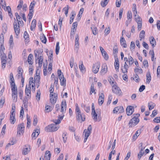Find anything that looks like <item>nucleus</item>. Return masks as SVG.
<instances>
[{"mask_svg": "<svg viewBox=\"0 0 160 160\" xmlns=\"http://www.w3.org/2000/svg\"><path fill=\"white\" fill-rule=\"evenodd\" d=\"M121 3V0H116V6L117 7H120Z\"/></svg>", "mask_w": 160, "mask_h": 160, "instance_id": "nucleus-58", "label": "nucleus"}, {"mask_svg": "<svg viewBox=\"0 0 160 160\" xmlns=\"http://www.w3.org/2000/svg\"><path fill=\"white\" fill-rule=\"evenodd\" d=\"M133 117L131 119L128 123L129 127H132L135 126L138 124L139 121L138 118L140 116L139 114L137 113L133 115Z\"/></svg>", "mask_w": 160, "mask_h": 160, "instance_id": "nucleus-2", "label": "nucleus"}, {"mask_svg": "<svg viewBox=\"0 0 160 160\" xmlns=\"http://www.w3.org/2000/svg\"><path fill=\"white\" fill-rule=\"evenodd\" d=\"M128 66L126 62H125L124 63V65L123 67V68H121V70L122 71V72L123 73H125L128 72Z\"/></svg>", "mask_w": 160, "mask_h": 160, "instance_id": "nucleus-23", "label": "nucleus"}, {"mask_svg": "<svg viewBox=\"0 0 160 160\" xmlns=\"http://www.w3.org/2000/svg\"><path fill=\"white\" fill-rule=\"evenodd\" d=\"M30 150V148H24L22 150V154L23 155H26L29 152Z\"/></svg>", "mask_w": 160, "mask_h": 160, "instance_id": "nucleus-33", "label": "nucleus"}, {"mask_svg": "<svg viewBox=\"0 0 160 160\" xmlns=\"http://www.w3.org/2000/svg\"><path fill=\"white\" fill-rule=\"evenodd\" d=\"M50 102L52 105L54 104L57 99V94L54 93L50 94Z\"/></svg>", "mask_w": 160, "mask_h": 160, "instance_id": "nucleus-8", "label": "nucleus"}, {"mask_svg": "<svg viewBox=\"0 0 160 160\" xmlns=\"http://www.w3.org/2000/svg\"><path fill=\"white\" fill-rule=\"evenodd\" d=\"M67 107V104L66 101H62L61 104V112L62 113V115L61 116L58 115V119L57 120H53V122L55 123V125H56L57 124L60 123L61 121L62 120L64 116L63 113L65 112Z\"/></svg>", "mask_w": 160, "mask_h": 160, "instance_id": "nucleus-1", "label": "nucleus"}, {"mask_svg": "<svg viewBox=\"0 0 160 160\" xmlns=\"http://www.w3.org/2000/svg\"><path fill=\"white\" fill-rule=\"evenodd\" d=\"M58 73L60 80V84L61 86H65L66 85V80L64 77L63 73L60 70H58Z\"/></svg>", "mask_w": 160, "mask_h": 160, "instance_id": "nucleus-4", "label": "nucleus"}, {"mask_svg": "<svg viewBox=\"0 0 160 160\" xmlns=\"http://www.w3.org/2000/svg\"><path fill=\"white\" fill-rule=\"evenodd\" d=\"M91 29L92 30V32L93 35H96L97 33V28L95 27L93 28L91 27Z\"/></svg>", "mask_w": 160, "mask_h": 160, "instance_id": "nucleus-52", "label": "nucleus"}, {"mask_svg": "<svg viewBox=\"0 0 160 160\" xmlns=\"http://www.w3.org/2000/svg\"><path fill=\"white\" fill-rule=\"evenodd\" d=\"M23 91L22 90H20L18 92V95L20 99L22 100V98Z\"/></svg>", "mask_w": 160, "mask_h": 160, "instance_id": "nucleus-55", "label": "nucleus"}, {"mask_svg": "<svg viewBox=\"0 0 160 160\" xmlns=\"http://www.w3.org/2000/svg\"><path fill=\"white\" fill-rule=\"evenodd\" d=\"M90 90V94H92L95 91L93 84H92L91 85Z\"/></svg>", "mask_w": 160, "mask_h": 160, "instance_id": "nucleus-63", "label": "nucleus"}, {"mask_svg": "<svg viewBox=\"0 0 160 160\" xmlns=\"http://www.w3.org/2000/svg\"><path fill=\"white\" fill-rule=\"evenodd\" d=\"M134 71L135 72L138 73L140 74L142 73V70L141 68H135Z\"/></svg>", "mask_w": 160, "mask_h": 160, "instance_id": "nucleus-47", "label": "nucleus"}, {"mask_svg": "<svg viewBox=\"0 0 160 160\" xmlns=\"http://www.w3.org/2000/svg\"><path fill=\"white\" fill-rule=\"evenodd\" d=\"M99 48L100 50L102 53V55L103 56L104 59L105 60H107L108 59V56L107 52L104 50L103 48L102 47H100Z\"/></svg>", "mask_w": 160, "mask_h": 160, "instance_id": "nucleus-12", "label": "nucleus"}, {"mask_svg": "<svg viewBox=\"0 0 160 160\" xmlns=\"http://www.w3.org/2000/svg\"><path fill=\"white\" fill-rule=\"evenodd\" d=\"M92 117L94 121H96L97 118V114L96 113L95 111L92 112Z\"/></svg>", "mask_w": 160, "mask_h": 160, "instance_id": "nucleus-39", "label": "nucleus"}, {"mask_svg": "<svg viewBox=\"0 0 160 160\" xmlns=\"http://www.w3.org/2000/svg\"><path fill=\"white\" fill-rule=\"evenodd\" d=\"M134 108L133 107L128 106L126 108V112L128 115H131L134 112Z\"/></svg>", "mask_w": 160, "mask_h": 160, "instance_id": "nucleus-14", "label": "nucleus"}, {"mask_svg": "<svg viewBox=\"0 0 160 160\" xmlns=\"http://www.w3.org/2000/svg\"><path fill=\"white\" fill-rule=\"evenodd\" d=\"M76 115L77 116V118L78 121H84L85 120V116L82 115L81 112L76 113Z\"/></svg>", "mask_w": 160, "mask_h": 160, "instance_id": "nucleus-17", "label": "nucleus"}, {"mask_svg": "<svg viewBox=\"0 0 160 160\" xmlns=\"http://www.w3.org/2000/svg\"><path fill=\"white\" fill-rule=\"evenodd\" d=\"M10 83L15 82L13 73L12 72H11L10 74Z\"/></svg>", "mask_w": 160, "mask_h": 160, "instance_id": "nucleus-50", "label": "nucleus"}, {"mask_svg": "<svg viewBox=\"0 0 160 160\" xmlns=\"http://www.w3.org/2000/svg\"><path fill=\"white\" fill-rule=\"evenodd\" d=\"M129 60V63L130 65H132L134 62V60L133 58L131 56H130L128 57Z\"/></svg>", "mask_w": 160, "mask_h": 160, "instance_id": "nucleus-43", "label": "nucleus"}, {"mask_svg": "<svg viewBox=\"0 0 160 160\" xmlns=\"http://www.w3.org/2000/svg\"><path fill=\"white\" fill-rule=\"evenodd\" d=\"M12 98L13 99V101L16 102L17 101L18 98V91H12Z\"/></svg>", "mask_w": 160, "mask_h": 160, "instance_id": "nucleus-15", "label": "nucleus"}, {"mask_svg": "<svg viewBox=\"0 0 160 160\" xmlns=\"http://www.w3.org/2000/svg\"><path fill=\"white\" fill-rule=\"evenodd\" d=\"M84 11V8H81L77 15V20L78 21H79L81 18V15L82 14Z\"/></svg>", "mask_w": 160, "mask_h": 160, "instance_id": "nucleus-24", "label": "nucleus"}, {"mask_svg": "<svg viewBox=\"0 0 160 160\" xmlns=\"http://www.w3.org/2000/svg\"><path fill=\"white\" fill-rule=\"evenodd\" d=\"M33 57V55L32 54H30L28 57V62L29 64H32L33 63L31 61L32 58Z\"/></svg>", "mask_w": 160, "mask_h": 160, "instance_id": "nucleus-37", "label": "nucleus"}, {"mask_svg": "<svg viewBox=\"0 0 160 160\" xmlns=\"http://www.w3.org/2000/svg\"><path fill=\"white\" fill-rule=\"evenodd\" d=\"M153 121L156 123L160 122V117H157L153 119Z\"/></svg>", "mask_w": 160, "mask_h": 160, "instance_id": "nucleus-64", "label": "nucleus"}, {"mask_svg": "<svg viewBox=\"0 0 160 160\" xmlns=\"http://www.w3.org/2000/svg\"><path fill=\"white\" fill-rule=\"evenodd\" d=\"M13 25L15 32L16 35L18 36L20 33V24L19 21H17L15 18H14Z\"/></svg>", "mask_w": 160, "mask_h": 160, "instance_id": "nucleus-5", "label": "nucleus"}, {"mask_svg": "<svg viewBox=\"0 0 160 160\" xmlns=\"http://www.w3.org/2000/svg\"><path fill=\"white\" fill-rule=\"evenodd\" d=\"M124 112V109L123 107L119 106L114 108L113 110L114 113H118V114L123 112Z\"/></svg>", "mask_w": 160, "mask_h": 160, "instance_id": "nucleus-10", "label": "nucleus"}, {"mask_svg": "<svg viewBox=\"0 0 160 160\" xmlns=\"http://www.w3.org/2000/svg\"><path fill=\"white\" fill-rule=\"evenodd\" d=\"M52 110V108L49 105H46L45 107V110L47 111V112H49Z\"/></svg>", "mask_w": 160, "mask_h": 160, "instance_id": "nucleus-40", "label": "nucleus"}, {"mask_svg": "<svg viewBox=\"0 0 160 160\" xmlns=\"http://www.w3.org/2000/svg\"><path fill=\"white\" fill-rule=\"evenodd\" d=\"M135 20L136 22L138 23V22H142V18L138 15H137L136 14L134 15Z\"/></svg>", "mask_w": 160, "mask_h": 160, "instance_id": "nucleus-30", "label": "nucleus"}, {"mask_svg": "<svg viewBox=\"0 0 160 160\" xmlns=\"http://www.w3.org/2000/svg\"><path fill=\"white\" fill-rule=\"evenodd\" d=\"M74 62V58L72 57H71L70 61V65L71 68H72L73 66Z\"/></svg>", "mask_w": 160, "mask_h": 160, "instance_id": "nucleus-61", "label": "nucleus"}, {"mask_svg": "<svg viewBox=\"0 0 160 160\" xmlns=\"http://www.w3.org/2000/svg\"><path fill=\"white\" fill-rule=\"evenodd\" d=\"M146 82L149 84L151 81V75L150 72H148L147 73V75Z\"/></svg>", "mask_w": 160, "mask_h": 160, "instance_id": "nucleus-27", "label": "nucleus"}, {"mask_svg": "<svg viewBox=\"0 0 160 160\" xmlns=\"http://www.w3.org/2000/svg\"><path fill=\"white\" fill-rule=\"evenodd\" d=\"M145 32L143 30L141 31L139 34V37L140 38V40H142V39L144 38L145 37Z\"/></svg>", "mask_w": 160, "mask_h": 160, "instance_id": "nucleus-38", "label": "nucleus"}, {"mask_svg": "<svg viewBox=\"0 0 160 160\" xmlns=\"http://www.w3.org/2000/svg\"><path fill=\"white\" fill-rule=\"evenodd\" d=\"M51 156V154H50V152L49 151H47L46 152L45 157L46 158L47 160H50V157Z\"/></svg>", "mask_w": 160, "mask_h": 160, "instance_id": "nucleus-35", "label": "nucleus"}, {"mask_svg": "<svg viewBox=\"0 0 160 160\" xmlns=\"http://www.w3.org/2000/svg\"><path fill=\"white\" fill-rule=\"evenodd\" d=\"M38 66L37 67V71L38 70L39 68H40L42 66L43 61V58L42 56H40L38 58Z\"/></svg>", "mask_w": 160, "mask_h": 160, "instance_id": "nucleus-19", "label": "nucleus"}, {"mask_svg": "<svg viewBox=\"0 0 160 160\" xmlns=\"http://www.w3.org/2000/svg\"><path fill=\"white\" fill-rule=\"evenodd\" d=\"M92 130V126L91 125H89L87 130L85 129L84 130L83 133H85V137L84 140V142H86L88 137L90 135Z\"/></svg>", "mask_w": 160, "mask_h": 160, "instance_id": "nucleus-6", "label": "nucleus"}, {"mask_svg": "<svg viewBox=\"0 0 160 160\" xmlns=\"http://www.w3.org/2000/svg\"><path fill=\"white\" fill-rule=\"evenodd\" d=\"M108 2V0H104V2L102 1L101 2V5L103 7H104L106 6Z\"/></svg>", "mask_w": 160, "mask_h": 160, "instance_id": "nucleus-49", "label": "nucleus"}, {"mask_svg": "<svg viewBox=\"0 0 160 160\" xmlns=\"http://www.w3.org/2000/svg\"><path fill=\"white\" fill-rule=\"evenodd\" d=\"M127 18L128 20L131 19L132 18V14L131 12H128L127 14Z\"/></svg>", "mask_w": 160, "mask_h": 160, "instance_id": "nucleus-62", "label": "nucleus"}, {"mask_svg": "<svg viewBox=\"0 0 160 160\" xmlns=\"http://www.w3.org/2000/svg\"><path fill=\"white\" fill-rule=\"evenodd\" d=\"M80 63H81V64L79 65V68L81 71H82L85 69V68L83 65L82 61H81V62H80Z\"/></svg>", "mask_w": 160, "mask_h": 160, "instance_id": "nucleus-53", "label": "nucleus"}, {"mask_svg": "<svg viewBox=\"0 0 160 160\" xmlns=\"http://www.w3.org/2000/svg\"><path fill=\"white\" fill-rule=\"evenodd\" d=\"M148 106L149 110H151L154 108V105L152 102H151L148 103Z\"/></svg>", "mask_w": 160, "mask_h": 160, "instance_id": "nucleus-42", "label": "nucleus"}, {"mask_svg": "<svg viewBox=\"0 0 160 160\" xmlns=\"http://www.w3.org/2000/svg\"><path fill=\"white\" fill-rule=\"evenodd\" d=\"M59 128L58 126L54 124H51L45 128V131L48 132H52L57 131Z\"/></svg>", "mask_w": 160, "mask_h": 160, "instance_id": "nucleus-3", "label": "nucleus"}, {"mask_svg": "<svg viewBox=\"0 0 160 160\" xmlns=\"http://www.w3.org/2000/svg\"><path fill=\"white\" fill-rule=\"evenodd\" d=\"M150 42L152 47H154L156 45V41L153 37H152L150 38Z\"/></svg>", "mask_w": 160, "mask_h": 160, "instance_id": "nucleus-31", "label": "nucleus"}, {"mask_svg": "<svg viewBox=\"0 0 160 160\" xmlns=\"http://www.w3.org/2000/svg\"><path fill=\"white\" fill-rule=\"evenodd\" d=\"M16 143V141L14 140V141H13V139L11 141V142L10 143H8L7 144V145L6 146V148L8 147H9V146H10L11 145H13L14 144Z\"/></svg>", "mask_w": 160, "mask_h": 160, "instance_id": "nucleus-54", "label": "nucleus"}, {"mask_svg": "<svg viewBox=\"0 0 160 160\" xmlns=\"http://www.w3.org/2000/svg\"><path fill=\"white\" fill-rule=\"evenodd\" d=\"M23 4V1L22 0H20L19 2V4L17 8L19 9H20Z\"/></svg>", "mask_w": 160, "mask_h": 160, "instance_id": "nucleus-45", "label": "nucleus"}, {"mask_svg": "<svg viewBox=\"0 0 160 160\" xmlns=\"http://www.w3.org/2000/svg\"><path fill=\"white\" fill-rule=\"evenodd\" d=\"M59 42H57L56 43V48H55V52L57 55H58L60 49V47L59 46Z\"/></svg>", "mask_w": 160, "mask_h": 160, "instance_id": "nucleus-36", "label": "nucleus"}, {"mask_svg": "<svg viewBox=\"0 0 160 160\" xmlns=\"http://www.w3.org/2000/svg\"><path fill=\"white\" fill-rule=\"evenodd\" d=\"M0 5H1L2 6V8H4V10H5V7H6V6L5 2V1H4L3 0H1Z\"/></svg>", "mask_w": 160, "mask_h": 160, "instance_id": "nucleus-44", "label": "nucleus"}, {"mask_svg": "<svg viewBox=\"0 0 160 160\" xmlns=\"http://www.w3.org/2000/svg\"><path fill=\"white\" fill-rule=\"evenodd\" d=\"M100 63L97 62L93 65L92 67V72L94 73H97L100 67Z\"/></svg>", "mask_w": 160, "mask_h": 160, "instance_id": "nucleus-11", "label": "nucleus"}, {"mask_svg": "<svg viewBox=\"0 0 160 160\" xmlns=\"http://www.w3.org/2000/svg\"><path fill=\"white\" fill-rule=\"evenodd\" d=\"M132 10L133 12H134V14H137V7L136 4H133Z\"/></svg>", "mask_w": 160, "mask_h": 160, "instance_id": "nucleus-46", "label": "nucleus"}, {"mask_svg": "<svg viewBox=\"0 0 160 160\" xmlns=\"http://www.w3.org/2000/svg\"><path fill=\"white\" fill-rule=\"evenodd\" d=\"M104 100V95L103 93H101L98 99V104L100 105H101L103 102Z\"/></svg>", "mask_w": 160, "mask_h": 160, "instance_id": "nucleus-22", "label": "nucleus"}, {"mask_svg": "<svg viewBox=\"0 0 160 160\" xmlns=\"http://www.w3.org/2000/svg\"><path fill=\"white\" fill-rule=\"evenodd\" d=\"M11 86L12 91H17V88L16 86L15 82L10 83Z\"/></svg>", "mask_w": 160, "mask_h": 160, "instance_id": "nucleus-28", "label": "nucleus"}, {"mask_svg": "<svg viewBox=\"0 0 160 160\" xmlns=\"http://www.w3.org/2000/svg\"><path fill=\"white\" fill-rule=\"evenodd\" d=\"M112 92L118 96H120L122 95V91L120 88L116 85V84L112 86Z\"/></svg>", "mask_w": 160, "mask_h": 160, "instance_id": "nucleus-7", "label": "nucleus"}, {"mask_svg": "<svg viewBox=\"0 0 160 160\" xmlns=\"http://www.w3.org/2000/svg\"><path fill=\"white\" fill-rule=\"evenodd\" d=\"M24 114V112L23 110V108L22 107H21V109L20 112V118H22L23 117V116Z\"/></svg>", "mask_w": 160, "mask_h": 160, "instance_id": "nucleus-59", "label": "nucleus"}, {"mask_svg": "<svg viewBox=\"0 0 160 160\" xmlns=\"http://www.w3.org/2000/svg\"><path fill=\"white\" fill-rule=\"evenodd\" d=\"M114 66L115 69L117 70V71H118L119 67V60L118 58H116L115 60Z\"/></svg>", "mask_w": 160, "mask_h": 160, "instance_id": "nucleus-25", "label": "nucleus"}, {"mask_svg": "<svg viewBox=\"0 0 160 160\" xmlns=\"http://www.w3.org/2000/svg\"><path fill=\"white\" fill-rule=\"evenodd\" d=\"M24 38L25 39V42L28 43L29 41V38L28 35L26 31L24 32Z\"/></svg>", "mask_w": 160, "mask_h": 160, "instance_id": "nucleus-29", "label": "nucleus"}, {"mask_svg": "<svg viewBox=\"0 0 160 160\" xmlns=\"http://www.w3.org/2000/svg\"><path fill=\"white\" fill-rule=\"evenodd\" d=\"M28 98L27 97L26 98L24 99L23 100V104L24 105V106L27 108L28 107Z\"/></svg>", "mask_w": 160, "mask_h": 160, "instance_id": "nucleus-48", "label": "nucleus"}, {"mask_svg": "<svg viewBox=\"0 0 160 160\" xmlns=\"http://www.w3.org/2000/svg\"><path fill=\"white\" fill-rule=\"evenodd\" d=\"M67 133L66 132H64L62 133V138H63V142L64 143H65L66 142L67 140Z\"/></svg>", "mask_w": 160, "mask_h": 160, "instance_id": "nucleus-34", "label": "nucleus"}, {"mask_svg": "<svg viewBox=\"0 0 160 160\" xmlns=\"http://www.w3.org/2000/svg\"><path fill=\"white\" fill-rule=\"evenodd\" d=\"M109 79H108L109 82L110 83L111 85L112 86L116 84V82H114L113 78L111 76L109 77Z\"/></svg>", "mask_w": 160, "mask_h": 160, "instance_id": "nucleus-32", "label": "nucleus"}, {"mask_svg": "<svg viewBox=\"0 0 160 160\" xmlns=\"http://www.w3.org/2000/svg\"><path fill=\"white\" fill-rule=\"evenodd\" d=\"M27 127H28V126L30 125V123H31V119L30 118V117L28 116V114L27 115Z\"/></svg>", "mask_w": 160, "mask_h": 160, "instance_id": "nucleus-56", "label": "nucleus"}, {"mask_svg": "<svg viewBox=\"0 0 160 160\" xmlns=\"http://www.w3.org/2000/svg\"><path fill=\"white\" fill-rule=\"evenodd\" d=\"M25 93L27 95V98L28 99H29L31 97V87L30 86L27 87L26 86L25 89Z\"/></svg>", "mask_w": 160, "mask_h": 160, "instance_id": "nucleus-18", "label": "nucleus"}, {"mask_svg": "<svg viewBox=\"0 0 160 160\" xmlns=\"http://www.w3.org/2000/svg\"><path fill=\"white\" fill-rule=\"evenodd\" d=\"M36 20L34 19L32 20L31 26L30 29L31 31H33L36 27Z\"/></svg>", "mask_w": 160, "mask_h": 160, "instance_id": "nucleus-26", "label": "nucleus"}, {"mask_svg": "<svg viewBox=\"0 0 160 160\" xmlns=\"http://www.w3.org/2000/svg\"><path fill=\"white\" fill-rule=\"evenodd\" d=\"M15 114H13V112H11L10 117V123L12 124H14L15 122Z\"/></svg>", "mask_w": 160, "mask_h": 160, "instance_id": "nucleus-20", "label": "nucleus"}, {"mask_svg": "<svg viewBox=\"0 0 160 160\" xmlns=\"http://www.w3.org/2000/svg\"><path fill=\"white\" fill-rule=\"evenodd\" d=\"M40 39L42 42L44 43H46L47 39L43 35L41 37Z\"/></svg>", "mask_w": 160, "mask_h": 160, "instance_id": "nucleus-57", "label": "nucleus"}, {"mask_svg": "<svg viewBox=\"0 0 160 160\" xmlns=\"http://www.w3.org/2000/svg\"><path fill=\"white\" fill-rule=\"evenodd\" d=\"M134 80L136 82H139L140 79L139 78V76L137 74H136L135 75V77L134 78Z\"/></svg>", "mask_w": 160, "mask_h": 160, "instance_id": "nucleus-60", "label": "nucleus"}, {"mask_svg": "<svg viewBox=\"0 0 160 160\" xmlns=\"http://www.w3.org/2000/svg\"><path fill=\"white\" fill-rule=\"evenodd\" d=\"M108 68L106 64L104 63L102 65V68L100 73L101 74L104 75L107 72Z\"/></svg>", "mask_w": 160, "mask_h": 160, "instance_id": "nucleus-16", "label": "nucleus"}, {"mask_svg": "<svg viewBox=\"0 0 160 160\" xmlns=\"http://www.w3.org/2000/svg\"><path fill=\"white\" fill-rule=\"evenodd\" d=\"M79 36L78 34H76L75 36V48L78 49L79 47Z\"/></svg>", "mask_w": 160, "mask_h": 160, "instance_id": "nucleus-21", "label": "nucleus"}, {"mask_svg": "<svg viewBox=\"0 0 160 160\" xmlns=\"http://www.w3.org/2000/svg\"><path fill=\"white\" fill-rule=\"evenodd\" d=\"M41 92L39 89L37 92V94L36 95V99L38 101L39 100L40 97Z\"/></svg>", "mask_w": 160, "mask_h": 160, "instance_id": "nucleus-41", "label": "nucleus"}, {"mask_svg": "<svg viewBox=\"0 0 160 160\" xmlns=\"http://www.w3.org/2000/svg\"><path fill=\"white\" fill-rule=\"evenodd\" d=\"M17 135H20L21 133H22L24 132V127L23 123L18 125V126Z\"/></svg>", "mask_w": 160, "mask_h": 160, "instance_id": "nucleus-9", "label": "nucleus"}, {"mask_svg": "<svg viewBox=\"0 0 160 160\" xmlns=\"http://www.w3.org/2000/svg\"><path fill=\"white\" fill-rule=\"evenodd\" d=\"M139 131V133L140 132V130H138L135 133L133 136V139H136L139 136V134L138 133V132Z\"/></svg>", "mask_w": 160, "mask_h": 160, "instance_id": "nucleus-51", "label": "nucleus"}, {"mask_svg": "<svg viewBox=\"0 0 160 160\" xmlns=\"http://www.w3.org/2000/svg\"><path fill=\"white\" fill-rule=\"evenodd\" d=\"M77 25L78 23L77 22L73 23L70 33L71 36L74 35L75 34V32L76 30V28L77 26Z\"/></svg>", "mask_w": 160, "mask_h": 160, "instance_id": "nucleus-13", "label": "nucleus"}]
</instances>
